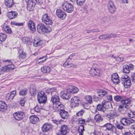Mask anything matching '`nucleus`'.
Instances as JSON below:
<instances>
[{"mask_svg":"<svg viewBox=\"0 0 135 135\" xmlns=\"http://www.w3.org/2000/svg\"><path fill=\"white\" fill-rule=\"evenodd\" d=\"M59 106V105L58 106ZM54 110L55 111H59V114L61 118L64 119H67L69 117V114L68 112L64 110V106L61 105L60 106H55Z\"/></svg>","mask_w":135,"mask_h":135,"instance_id":"1","label":"nucleus"},{"mask_svg":"<svg viewBox=\"0 0 135 135\" xmlns=\"http://www.w3.org/2000/svg\"><path fill=\"white\" fill-rule=\"evenodd\" d=\"M37 30L40 33H41L42 32L48 33L51 32L52 30L50 27L46 26L42 24H40L38 25Z\"/></svg>","mask_w":135,"mask_h":135,"instance_id":"2","label":"nucleus"},{"mask_svg":"<svg viewBox=\"0 0 135 135\" xmlns=\"http://www.w3.org/2000/svg\"><path fill=\"white\" fill-rule=\"evenodd\" d=\"M54 93L56 94L52 95L51 99V101L53 103V108L54 110L55 106L58 107V105L60 106V105H63L60 101V99L57 92H54Z\"/></svg>","mask_w":135,"mask_h":135,"instance_id":"3","label":"nucleus"},{"mask_svg":"<svg viewBox=\"0 0 135 135\" xmlns=\"http://www.w3.org/2000/svg\"><path fill=\"white\" fill-rule=\"evenodd\" d=\"M120 80L121 81L122 83L126 88L129 87L131 85L130 78L127 75H122L120 78Z\"/></svg>","mask_w":135,"mask_h":135,"instance_id":"4","label":"nucleus"},{"mask_svg":"<svg viewBox=\"0 0 135 135\" xmlns=\"http://www.w3.org/2000/svg\"><path fill=\"white\" fill-rule=\"evenodd\" d=\"M37 100L40 103H45L47 100L46 95L43 91L38 92L37 95Z\"/></svg>","mask_w":135,"mask_h":135,"instance_id":"5","label":"nucleus"},{"mask_svg":"<svg viewBox=\"0 0 135 135\" xmlns=\"http://www.w3.org/2000/svg\"><path fill=\"white\" fill-rule=\"evenodd\" d=\"M62 7L63 9L68 13H71L74 10L73 6L71 3L67 2L64 3Z\"/></svg>","mask_w":135,"mask_h":135,"instance_id":"6","label":"nucleus"},{"mask_svg":"<svg viewBox=\"0 0 135 135\" xmlns=\"http://www.w3.org/2000/svg\"><path fill=\"white\" fill-rule=\"evenodd\" d=\"M42 20L43 22L47 25H51L53 23L52 20L46 14L43 15Z\"/></svg>","mask_w":135,"mask_h":135,"instance_id":"7","label":"nucleus"},{"mask_svg":"<svg viewBox=\"0 0 135 135\" xmlns=\"http://www.w3.org/2000/svg\"><path fill=\"white\" fill-rule=\"evenodd\" d=\"M135 121V120L131 119L130 118L128 119L125 118H122L120 121V123L123 126H127L131 123H134Z\"/></svg>","mask_w":135,"mask_h":135,"instance_id":"8","label":"nucleus"},{"mask_svg":"<svg viewBox=\"0 0 135 135\" xmlns=\"http://www.w3.org/2000/svg\"><path fill=\"white\" fill-rule=\"evenodd\" d=\"M13 115L16 120H20L23 119L25 116V114L24 113L21 112H18L14 113Z\"/></svg>","mask_w":135,"mask_h":135,"instance_id":"9","label":"nucleus"},{"mask_svg":"<svg viewBox=\"0 0 135 135\" xmlns=\"http://www.w3.org/2000/svg\"><path fill=\"white\" fill-rule=\"evenodd\" d=\"M103 127H105L106 130L110 131L113 132H115L116 131V128L110 123H107L104 125Z\"/></svg>","mask_w":135,"mask_h":135,"instance_id":"10","label":"nucleus"},{"mask_svg":"<svg viewBox=\"0 0 135 135\" xmlns=\"http://www.w3.org/2000/svg\"><path fill=\"white\" fill-rule=\"evenodd\" d=\"M56 15L57 16L62 20L65 19L66 16L65 12L60 9H57L56 11Z\"/></svg>","mask_w":135,"mask_h":135,"instance_id":"11","label":"nucleus"},{"mask_svg":"<svg viewBox=\"0 0 135 135\" xmlns=\"http://www.w3.org/2000/svg\"><path fill=\"white\" fill-rule=\"evenodd\" d=\"M28 27L31 32H34L36 30L35 25L34 22L31 20L29 21L27 23Z\"/></svg>","mask_w":135,"mask_h":135,"instance_id":"12","label":"nucleus"},{"mask_svg":"<svg viewBox=\"0 0 135 135\" xmlns=\"http://www.w3.org/2000/svg\"><path fill=\"white\" fill-rule=\"evenodd\" d=\"M37 3L36 0H29L27 3V9L30 11L32 7H34Z\"/></svg>","mask_w":135,"mask_h":135,"instance_id":"13","label":"nucleus"},{"mask_svg":"<svg viewBox=\"0 0 135 135\" xmlns=\"http://www.w3.org/2000/svg\"><path fill=\"white\" fill-rule=\"evenodd\" d=\"M80 102V100L79 98L77 97H74L71 99V102L72 105L74 107L78 106Z\"/></svg>","mask_w":135,"mask_h":135,"instance_id":"14","label":"nucleus"},{"mask_svg":"<svg viewBox=\"0 0 135 135\" xmlns=\"http://www.w3.org/2000/svg\"><path fill=\"white\" fill-rule=\"evenodd\" d=\"M108 8L111 13H113L115 12V7L113 2H109L108 5Z\"/></svg>","mask_w":135,"mask_h":135,"instance_id":"15","label":"nucleus"},{"mask_svg":"<svg viewBox=\"0 0 135 135\" xmlns=\"http://www.w3.org/2000/svg\"><path fill=\"white\" fill-rule=\"evenodd\" d=\"M69 131L68 126L66 125H63L61 126L60 129V132L63 135L66 134Z\"/></svg>","mask_w":135,"mask_h":135,"instance_id":"16","label":"nucleus"},{"mask_svg":"<svg viewBox=\"0 0 135 135\" xmlns=\"http://www.w3.org/2000/svg\"><path fill=\"white\" fill-rule=\"evenodd\" d=\"M119 77L117 73L113 74L112 75L111 80L114 84H118L119 81Z\"/></svg>","mask_w":135,"mask_h":135,"instance_id":"17","label":"nucleus"},{"mask_svg":"<svg viewBox=\"0 0 135 135\" xmlns=\"http://www.w3.org/2000/svg\"><path fill=\"white\" fill-rule=\"evenodd\" d=\"M116 35L115 34H106L99 36V38L101 40H105L107 38H111L113 37H115Z\"/></svg>","mask_w":135,"mask_h":135,"instance_id":"18","label":"nucleus"},{"mask_svg":"<svg viewBox=\"0 0 135 135\" xmlns=\"http://www.w3.org/2000/svg\"><path fill=\"white\" fill-rule=\"evenodd\" d=\"M119 116V115L115 112L112 111L106 115V117L110 119Z\"/></svg>","mask_w":135,"mask_h":135,"instance_id":"19","label":"nucleus"},{"mask_svg":"<svg viewBox=\"0 0 135 135\" xmlns=\"http://www.w3.org/2000/svg\"><path fill=\"white\" fill-rule=\"evenodd\" d=\"M79 91V89L77 87L74 86H70L67 89V92L73 94L77 93Z\"/></svg>","mask_w":135,"mask_h":135,"instance_id":"20","label":"nucleus"},{"mask_svg":"<svg viewBox=\"0 0 135 135\" xmlns=\"http://www.w3.org/2000/svg\"><path fill=\"white\" fill-rule=\"evenodd\" d=\"M18 53L19 54V57L20 61H22L23 60L26 58V54L22 49L18 51Z\"/></svg>","mask_w":135,"mask_h":135,"instance_id":"21","label":"nucleus"},{"mask_svg":"<svg viewBox=\"0 0 135 135\" xmlns=\"http://www.w3.org/2000/svg\"><path fill=\"white\" fill-rule=\"evenodd\" d=\"M52 128V125L50 124L46 123L42 126V129L43 132H46L51 129Z\"/></svg>","mask_w":135,"mask_h":135,"instance_id":"22","label":"nucleus"},{"mask_svg":"<svg viewBox=\"0 0 135 135\" xmlns=\"http://www.w3.org/2000/svg\"><path fill=\"white\" fill-rule=\"evenodd\" d=\"M30 122L33 124H36L39 120L38 117L35 115L31 116L30 117Z\"/></svg>","mask_w":135,"mask_h":135,"instance_id":"23","label":"nucleus"},{"mask_svg":"<svg viewBox=\"0 0 135 135\" xmlns=\"http://www.w3.org/2000/svg\"><path fill=\"white\" fill-rule=\"evenodd\" d=\"M30 91L31 95L33 96H35L36 94V89L34 84H31L30 87Z\"/></svg>","mask_w":135,"mask_h":135,"instance_id":"24","label":"nucleus"},{"mask_svg":"<svg viewBox=\"0 0 135 135\" xmlns=\"http://www.w3.org/2000/svg\"><path fill=\"white\" fill-rule=\"evenodd\" d=\"M99 71L98 68L97 67H94L93 66L91 68L89 73L92 76H94L97 75Z\"/></svg>","mask_w":135,"mask_h":135,"instance_id":"25","label":"nucleus"},{"mask_svg":"<svg viewBox=\"0 0 135 135\" xmlns=\"http://www.w3.org/2000/svg\"><path fill=\"white\" fill-rule=\"evenodd\" d=\"M7 109V106L3 101L0 100V111L4 112Z\"/></svg>","mask_w":135,"mask_h":135,"instance_id":"26","label":"nucleus"},{"mask_svg":"<svg viewBox=\"0 0 135 135\" xmlns=\"http://www.w3.org/2000/svg\"><path fill=\"white\" fill-rule=\"evenodd\" d=\"M21 40L23 43L28 45H31L32 44V41L31 39L27 37H23L22 38Z\"/></svg>","mask_w":135,"mask_h":135,"instance_id":"27","label":"nucleus"},{"mask_svg":"<svg viewBox=\"0 0 135 135\" xmlns=\"http://www.w3.org/2000/svg\"><path fill=\"white\" fill-rule=\"evenodd\" d=\"M2 30L3 31L8 33V22L7 21H6L3 25Z\"/></svg>","mask_w":135,"mask_h":135,"instance_id":"28","label":"nucleus"},{"mask_svg":"<svg viewBox=\"0 0 135 135\" xmlns=\"http://www.w3.org/2000/svg\"><path fill=\"white\" fill-rule=\"evenodd\" d=\"M97 93L99 97H103L107 94V93L105 91L101 89L98 90Z\"/></svg>","mask_w":135,"mask_h":135,"instance_id":"29","label":"nucleus"},{"mask_svg":"<svg viewBox=\"0 0 135 135\" xmlns=\"http://www.w3.org/2000/svg\"><path fill=\"white\" fill-rule=\"evenodd\" d=\"M95 121L97 123H99L103 120V119L101 115L99 114L96 115L94 117Z\"/></svg>","mask_w":135,"mask_h":135,"instance_id":"30","label":"nucleus"},{"mask_svg":"<svg viewBox=\"0 0 135 135\" xmlns=\"http://www.w3.org/2000/svg\"><path fill=\"white\" fill-rule=\"evenodd\" d=\"M69 93H70L67 92L66 90V91L61 95V97L64 99H69L70 98Z\"/></svg>","mask_w":135,"mask_h":135,"instance_id":"31","label":"nucleus"},{"mask_svg":"<svg viewBox=\"0 0 135 135\" xmlns=\"http://www.w3.org/2000/svg\"><path fill=\"white\" fill-rule=\"evenodd\" d=\"M41 70L44 73H49L51 71V68L49 67L44 66L41 68Z\"/></svg>","mask_w":135,"mask_h":135,"instance_id":"32","label":"nucleus"},{"mask_svg":"<svg viewBox=\"0 0 135 135\" xmlns=\"http://www.w3.org/2000/svg\"><path fill=\"white\" fill-rule=\"evenodd\" d=\"M17 16V14L16 12H9V19H12Z\"/></svg>","mask_w":135,"mask_h":135,"instance_id":"33","label":"nucleus"},{"mask_svg":"<svg viewBox=\"0 0 135 135\" xmlns=\"http://www.w3.org/2000/svg\"><path fill=\"white\" fill-rule=\"evenodd\" d=\"M123 71L126 73H129L130 71L129 66L127 65H124L123 66Z\"/></svg>","mask_w":135,"mask_h":135,"instance_id":"34","label":"nucleus"},{"mask_svg":"<svg viewBox=\"0 0 135 135\" xmlns=\"http://www.w3.org/2000/svg\"><path fill=\"white\" fill-rule=\"evenodd\" d=\"M84 130V126L83 125H80L78 129L79 135H83Z\"/></svg>","mask_w":135,"mask_h":135,"instance_id":"35","label":"nucleus"},{"mask_svg":"<svg viewBox=\"0 0 135 135\" xmlns=\"http://www.w3.org/2000/svg\"><path fill=\"white\" fill-rule=\"evenodd\" d=\"M97 108L98 110L103 112H104L106 110L105 106L102 105L101 104H98L97 106Z\"/></svg>","mask_w":135,"mask_h":135,"instance_id":"36","label":"nucleus"},{"mask_svg":"<svg viewBox=\"0 0 135 135\" xmlns=\"http://www.w3.org/2000/svg\"><path fill=\"white\" fill-rule=\"evenodd\" d=\"M42 44V41L39 40H35L33 42L34 46L36 47L41 45Z\"/></svg>","mask_w":135,"mask_h":135,"instance_id":"37","label":"nucleus"},{"mask_svg":"<svg viewBox=\"0 0 135 135\" xmlns=\"http://www.w3.org/2000/svg\"><path fill=\"white\" fill-rule=\"evenodd\" d=\"M73 2H76L78 5H83L85 0H70Z\"/></svg>","mask_w":135,"mask_h":135,"instance_id":"38","label":"nucleus"},{"mask_svg":"<svg viewBox=\"0 0 135 135\" xmlns=\"http://www.w3.org/2000/svg\"><path fill=\"white\" fill-rule=\"evenodd\" d=\"M132 98L131 97L127 98L126 99H123L122 101V104H127L131 103Z\"/></svg>","mask_w":135,"mask_h":135,"instance_id":"39","label":"nucleus"},{"mask_svg":"<svg viewBox=\"0 0 135 135\" xmlns=\"http://www.w3.org/2000/svg\"><path fill=\"white\" fill-rule=\"evenodd\" d=\"M7 36L3 33L0 34V44L4 41L6 39Z\"/></svg>","mask_w":135,"mask_h":135,"instance_id":"40","label":"nucleus"},{"mask_svg":"<svg viewBox=\"0 0 135 135\" xmlns=\"http://www.w3.org/2000/svg\"><path fill=\"white\" fill-rule=\"evenodd\" d=\"M127 115L130 117L134 118L135 117V111L130 110L127 113Z\"/></svg>","mask_w":135,"mask_h":135,"instance_id":"41","label":"nucleus"},{"mask_svg":"<svg viewBox=\"0 0 135 135\" xmlns=\"http://www.w3.org/2000/svg\"><path fill=\"white\" fill-rule=\"evenodd\" d=\"M63 66L64 67H67L68 68L76 67V65H75L72 63H68L66 62L64 63Z\"/></svg>","mask_w":135,"mask_h":135,"instance_id":"42","label":"nucleus"},{"mask_svg":"<svg viewBox=\"0 0 135 135\" xmlns=\"http://www.w3.org/2000/svg\"><path fill=\"white\" fill-rule=\"evenodd\" d=\"M15 67L14 65L13 60H9V70H13L15 69Z\"/></svg>","mask_w":135,"mask_h":135,"instance_id":"43","label":"nucleus"},{"mask_svg":"<svg viewBox=\"0 0 135 135\" xmlns=\"http://www.w3.org/2000/svg\"><path fill=\"white\" fill-rule=\"evenodd\" d=\"M16 91L15 90L12 91L9 93L10 95L9 96V100H12L16 94Z\"/></svg>","mask_w":135,"mask_h":135,"instance_id":"44","label":"nucleus"},{"mask_svg":"<svg viewBox=\"0 0 135 135\" xmlns=\"http://www.w3.org/2000/svg\"><path fill=\"white\" fill-rule=\"evenodd\" d=\"M114 98V100L117 102L122 101L123 99V97L122 96L118 95L115 96Z\"/></svg>","mask_w":135,"mask_h":135,"instance_id":"45","label":"nucleus"},{"mask_svg":"<svg viewBox=\"0 0 135 135\" xmlns=\"http://www.w3.org/2000/svg\"><path fill=\"white\" fill-rule=\"evenodd\" d=\"M27 89H24L20 90L19 93L20 95H25L27 93Z\"/></svg>","mask_w":135,"mask_h":135,"instance_id":"46","label":"nucleus"},{"mask_svg":"<svg viewBox=\"0 0 135 135\" xmlns=\"http://www.w3.org/2000/svg\"><path fill=\"white\" fill-rule=\"evenodd\" d=\"M85 99L86 100L90 103H91L92 102L93 99L90 95L86 96L85 97Z\"/></svg>","mask_w":135,"mask_h":135,"instance_id":"47","label":"nucleus"},{"mask_svg":"<svg viewBox=\"0 0 135 135\" xmlns=\"http://www.w3.org/2000/svg\"><path fill=\"white\" fill-rule=\"evenodd\" d=\"M47 92L48 93H51L52 95L56 94L54 92H56L55 90V89H52L49 88L47 90Z\"/></svg>","mask_w":135,"mask_h":135,"instance_id":"48","label":"nucleus"},{"mask_svg":"<svg viewBox=\"0 0 135 135\" xmlns=\"http://www.w3.org/2000/svg\"><path fill=\"white\" fill-rule=\"evenodd\" d=\"M109 21V19L105 17H103L101 20V22L102 23H107Z\"/></svg>","mask_w":135,"mask_h":135,"instance_id":"49","label":"nucleus"},{"mask_svg":"<svg viewBox=\"0 0 135 135\" xmlns=\"http://www.w3.org/2000/svg\"><path fill=\"white\" fill-rule=\"evenodd\" d=\"M46 56H43L42 57L40 58L39 59L37 60L38 63H40L41 62H43L45 61L46 60Z\"/></svg>","mask_w":135,"mask_h":135,"instance_id":"50","label":"nucleus"},{"mask_svg":"<svg viewBox=\"0 0 135 135\" xmlns=\"http://www.w3.org/2000/svg\"><path fill=\"white\" fill-rule=\"evenodd\" d=\"M122 125V124H120L117 122L115 123L116 127L119 129H122L123 128V127Z\"/></svg>","mask_w":135,"mask_h":135,"instance_id":"51","label":"nucleus"},{"mask_svg":"<svg viewBox=\"0 0 135 135\" xmlns=\"http://www.w3.org/2000/svg\"><path fill=\"white\" fill-rule=\"evenodd\" d=\"M85 112V111L83 109L81 110L79 112L76 114L78 116H81L83 115L84 113Z\"/></svg>","mask_w":135,"mask_h":135,"instance_id":"52","label":"nucleus"},{"mask_svg":"<svg viewBox=\"0 0 135 135\" xmlns=\"http://www.w3.org/2000/svg\"><path fill=\"white\" fill-rule=\"evenodd\" d=\"M25 100L23 98H21L20 101V104L22 106H24L25 105Z\"/></svg>","mask_w":135,"mask_h":135,"instance_id":"53","label":"nucleus"},{"mask_svg":"<svg viewBox=\"0 0 135 135\" xmlns=\"http://www.w3.org/2000/svg\"><path fill=\"white\" fill-rule=\"evenodd\" d=\"M79 123L81 124H83L85 122V120L82 119H80L78 120Z\"/></svg>","mask_w":135,"mask_h":135,"instance_id":"54","label":"nucleus"},{"mask_svg":"<svg viewBox=\"0 0 135 135\" xmlns=\"http://www.w3.org/2000/svg\"><path fill=\"white\" fill-rule=\"evenodd\" d=\"M125 108L124 107H123L122 105H120L119 106V108H118V110L120 112H121L122 113H123V110H124V109Z\"/></svg>","mask_w":135,"mask_h":135,"instance_id":"55","label":"nucleus"},{"mask_svg":"<svg viewBox=\"0 0 135 135\" xmlns=\"http://www.w3.org/2000/svg\"><path fill=\"white\" fill-rule=\"evenodd\" d=\"M8 70V66H6L2 67V70L3 71H6Z\"/></svg>","mask_w":135,"mask_h":135,"instance_id":"56","label":"nucleus"},{"mask_svg":"<svg viewBox=\"0 0 135 135\" xmlns=\"http://www.w3.org/2000/svg\"><path fill=\"white\" fill-rule=\"evenodd\" d=\"M14 4L13 0H9V7H12Z\"/></svg>","mask_w":135,"mask_h":135,"instance_id":"57","label":"nucleus"},{"mask_svg":"<svg viewBox=\"0 0 135 135\" xmlns=\"http://www.w3.org/2000/svg\"><path fill=\"white\" fill-rule=\"evenodd\" d=\"M131 77L132 78L133 81L135 82V73H133L131 75Z\"/></svg>","mask_w":135,"mask_h":135,"instance_id":"58","label":"nucleus"},{"mask_svg":"<svg viewBox=\"0 0 135 135\" xmlns=\"http://www.w3.org/2000/svg\"><path fill=\"white\" fill-rule=\"evenodd\" d=\"M107 100L112 101V96L111 95H109L107 96Z\"/></svg>","mask_w":135,"mask_h":135,"instance_id":"59","label":"nucleus"},{"mask_svg":"<svg viewBox=\"0 0 135 135\" xmlns=\"http://www.w3.org/2000/svg\"><path fill=\"white\" fill-rule=\"evenodd\" d=\"M34 110L37 113H39L40 112V109L38 106H36L35 107Z\"/></svg>","mask_w":135,"mask_h":135,"instance_id":"60","label":"nucleus"},{"mask_svg":"<svg viewBox=\"0 0 135 135\" xmlns=\"http://www.w3.org/2000/svg\"><path fill=\"white\" fill-rule=\"evenodd\" d=\"M23 25L22 23H16L15 22L14 25L16 26H22Z\"/></svg>","mask_w":135,"mask_h":135,"instance_id":"61","label":"nucleus"},{"mask_svg":"<svg viewBox=\"0 0 135 135\" xmlns=\"http://www.w3.org/2000/svg\"><path fill=\"white\" fill-rule=\"evenodd\" d=\"M108 103V102H106L105 100H103L102 104V105H103L104 106V105H106Z\"/></svg>","mask_w":135,"mask_h":135,"instance_id":"62","label":"nucleus"},{"mask_svg":"<svg viewBox=\"0 0 135 135\" xmlns=\"http://www.w3.org/2000/svg\"><path fill=\"white\" fill-rule=\"evenodd\" d=\"M4 4L7 7H8V0H4Z\"/></svg>","mask_w":135,"mask_h":135,"instance_id":"63","label":"nucleus"},{"mask_svg":"<svg viewBox=\"0 0 135 135\" xmlns=\"http://www.w3.org/2000/svg\"><path fill=\"white\" fill-rule=\"evenodd\" d=\"M123 135H133L132 133L130 132H127L124 133Z\"/></svg>","mask_w":135,"mask_h":135,"instance_id":"64","label":"nucleus"}]
</instances>
